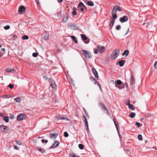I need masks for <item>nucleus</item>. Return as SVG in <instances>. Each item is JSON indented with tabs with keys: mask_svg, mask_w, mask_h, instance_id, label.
<instances>
[{
	"mask_svg": "<svg viewBox=\"0 0 157 157\" xmlns=\"http://www.w3.org/2000/svg\"><path fill=\"white\" fill-rule=\"evenodd\" d=\"M49 36V34L48 33H45L42 36V37L44 40H47L48 39V37Z\"/></svg>",
	"mask_w": 157,
	"mask_h": 157,
	"instance_id": "f3484780",
	"label": "nucleus"
},
{
	"mask_svg": "<svg viewBox=\"0 0 157 157\" xmlns=\"http://www.w3.org/2000/svg\"><path fill=\"white\" fill-rule=\"evenodd\" d=\"M130 84L132 85L135 83V80L134 78L132 75L131 76L130 79Z\"/></svg>",
	"mask_w": 157,
	"mask_h": 157,
	"instance_id": "a211bd4d",
	"label": "nucleus"
},
{
	"mask_svg": "<svg viewBox=\"0 0 157 157\" xmlns=\"http://www.w3.org/2000/svg\"><path fill=\"white\" fill-rule=\"evenodd\" d=\"M115 87H117L119 90H121L122 89V87L121 86L117 85L116 84H115Z\"/></svg>",
	"mask_w": 157,
	"mask_h": 157,
	"instance_id": "a19ab883",
	"label": "nucleus"
},
{
	"mask_svg": "<svg viewBox=\"0 0 157 157\" xmlns=\"http://www.w3.org/2000/svg\"><path fill=\"white\" fill-rule=\"evenodd\" d=\"M83 117V118H84V120H87L86 118V117H85V116L84 115Z\"/></svg>",
	"mask_w": 157,
	"mask_h": 157,
	"instance_id": "e2e57ef3",
	"label": "nucleus"
},
{
	"mask_svg": "<svg viewBox=\"0 0 157 157\" xmlns=\"http://www.w3.org/2000/svg\"><path fill=\"white\" fill-rule=\"evenodd\" d=\"M99 52L100 53L103 52L105 50V48L104 47L101 46L100 45H98L97 46Z\"/></svg>",
	"mask_w": 157,
	"mask_h": 157,
	"instance_id": "9d476101",
	"label": "nucleus"
},
{
	"mask_svg": "<svg viewBox=\"0 0 157 157\" xmlns=\"http://www.w3.org/2000/svg\"><path fill=\"white\" fill-rule=\"evenodd\" d=\"M8 86L9 87H10V89H12L13 88V85L12 84H10L9 86Z\"/></svg>",
	"mask_w": 157,
	"mask_h": 157,
	"instance_id": "864d4df0",
	"label": "nucleus"
},
{
	"mask_svg": "<svg viewBox=\"0 0 157 157\" xmlns=\"http://www.w3.org/2000/svg\"><path fill=\"white\" fill-rule=\"evenodd\" d=\"M25 10V6H20L18 10V13L20 14H23Z\"/></svg>",
	"mask_w": 157,
	"mask_h": 157,
	"instance_id": "1a4fd4ad",
	"label": "nucleus"
},
{
	"mask_svg": "<svg viewBox=\"0 0 157 157\" xmlns=\"http://www.w3.org/2000/svg\"><path fill=\"white\" fill-rule=\"evenodd\" d=\"M43 78H44L45 79H47V76H44Z\"/></svg>",
	"mask_w": 157,
	"mask_h": 157,
	"instance_id": "0e129e2a",
	"label": "nucleus"
},
{
	"mask_svg": "<svg viewBox=\"0 0 157 157\" xmlns=\"http://www.w3.org/2000/svg\"><path fill=\"white\" fill-rule=\"evenodd\" d=\"M81 36L82 38L84 40H86L87 39V38L86 37V36L84 34H81Z\"/></svg>",
	"mask_w": 157,
	"mask_h": 157,
	"instance_id": "393cba45",
	"label": "nucleus"
},
{
	"mask_svg": "<svg viewBox=\"0 0 157 157\" xmlns=\"http://www.w3.org/2000/svg\"><path fill=\"white\" fill-rule=\"evenodd\" d=\"M121 29V25H117V27H116V30H120Z\"/></svg>",
	"mask_w": 157,
	"mask_h": 157,
	"instance_id": "c03bdc74",
	"label": "nucleus"
},
{
	"mask_svg": "<svg viewBox=\"0 0 157 157\" xmlns=\"http://www.w3.org/2000/svg\"><path fill=\"white\" fill-rule=\"evenodd\" d=\"M64 136L65 137H67L68 136V133L67 132H65L64 133Z\"/></svg>",
	"mask_w": 157,
	"mask_h": 157,
	"instance_id": "09e8293b",
	"label": "nucleus"
},
{
	"mask_svg": "<svg viewBox=\"0 0 157 157\" xmlns=\"http://www.w3.org/2000/svg\"><path fill=\"white\" fill-rule=\"evenodd\" d=\"M58 135V134L57 133H50V137L51 139L54 140L57 137Z\"/></svg>",
	"mask_w": 157,
	"mask_h": 157,
	"instance_id": "0eeeda50",
	"label": "nucleus"
},
{
	"mask_svg": "<svg viewBox=\"0 0 157 157\" xmlns=\"http://www.w3.org/2000/svg\"><path fill=\"white\" fill-rule=\"evenodd\" d=\"M100 105L101 107H102V109H104V111L106 112V114L107 115H108L109 113V112L106 107L103 104L100 103Z\"/></svg>",
	"mask_w": 157,
	"mask_h": 157,
	"instance_id": "9b49d317",
	"label": "nucleus"
},
{
	"mask_svg": "<svg viewBox=\"0 0 157 157\" xmlns=\"http://www.w3.org/2000/svg\"><path fill=\"white\" fill-rule=\"evenodd\" d=\"M72 39L74 40L75 43H77L78 42L77 39L75 36H71Z\"/></svg>",
	"mask_w": 157,
	"mask_h": 157,
	"instance_id": "bb28decb",
	"label": "nucleus"
},
{
	"mask_svg": "<svg viewBox=\"0 0 157 157\" xmlns=\"http://www.w3.org/2000/svg\"><path fill=\"white\" fill-rule=\"evenodd\" d=\"M56 118L59 120H65L67 121H69V119H68L67 118H65L63 117H62L61 116H56Z\"/></svg>",
	"mask_w": 157,
	"mask_h": 157,
	"instance_id": "4be33fe9",
	"label": "nucleus"
},
{
	"mask_svg": "<svg viewBox=\"0 0 157 157\" xmlns=\"http://www.w3.org/2000/svg\"><path fill=\"white\" fill-rule=\"evenodd\" d=\"M73 157H79L78 156H77V155H74L73 156Z\"/></svg>",
	"mask_w": 157,
	"mask_h": 157,
	"instance_id": "774afa93",
	"label": "nucleus"
},
{
	"mask_svg": "<svg viewBox=\"0 0 157 157\" xmlns=\"http://www.w3.org/2000/svg\"><path fill=\"white\" fill-rule=\"evenodd\" d=\"M78 147L80 149L82 150L84 148V146L82 144H80L78 145Z\"/></svg>",
	"mask_w": 157,
	"mask_h": 157,
	"instance_id": "c9c22d12",
	"label": "nucleus"
},
{
	"mask_svg": "<svg viewBox=\"0 0 157 157\" xmlns=\"http://www.w3.org/2000/svg\"><path fill=\"white\" fill-rule=\"evenodd\" d=\"M129 53V51L128 50H125L124 52L123 53L122 55L123 56H127L128 55Z\"/></svg>",
	"mask_w": 157,
	"mask_h": 157,
	"instance_id": "b1692460",
	"label": "nucleus"
},
{
	"mask_svg": "<svg viewBox=\"0 0 157 157\" xmlns=\"http://www.w3.org/2000/svg\"><path fill=\"white\" fill-rule=\"evenodd\" d=\"M58 2L59 3H60V2H62L63 1V0H57Z\"/></svg>",
	"mask_w": 157,
	"mask_h": 157,
	"instance_id": "bf43d9fd",
	"label": "nucleus"
},
{
	"mask_svg": "<svg viewBox=\"0 0 157 157\" xmlns=\"http://www.w3.org/2000/svg\"><path fill=\"white\" fill-rule=\"evenodd\" d=\"M115 22V21L114 20H112L111 21L110 23L109 24V28L110 29L112 28L113 26L114 25Z\"/></svg>",
	"mask_w": 157,
	"mask_h": 157,
	"instance_id": "aec40b11",
	"label": "nucleus"
},
{
	"mask_svg": "<svg viewBox=\"0 0 157 157\" xmlns=\"http://www.w3.org/2000/svg\"><path fill=\"white\" fill-rule=\"evenodd\" d=\"M38 54L36 53H33V56L35 57H36L38 56Z\"/></svg>",
	"mask_w": 157,
	"mask_h": 157,
	"instance_id": "a18cd8bd",
	"label": "nucleus"
},
{
	"mask_svg": "<svg viewBox=\"0 0 157 157\" xmlns=\"http://www.w3.org/2000/svg\"><path fill=\"white\" fill-rule=\"evenodd\" d=\"M17 38V36H16V35H12V40H16V38Z\"/></svg>",
	"mask_w": 157,
	"mask_h": 157,
	"instance_id": "37998d69",
	"label": "nucleus"
},
{
	"mask_svg": "<svg viewBox=\"0 0 157 157\" xmlns=\"http://www.w3.org/2000/svg\"><path fill=\"white\" fill-rule=\"evenodd\" d=\"M29 38V36L27 35H25L22 37V39L23 40H28Z\"/></svg>",
	"mask_w": 157,
	"mask_h": 157,
	"instance_id": "72a5a7b5",
	"label": "nucleus"
},
{
	"mask_svg": "<svg viewBox=\"0 0 157 157\" xmlns=\"http://www.w3.org/2000/svg\"><path fill=\"white\" fill-rule=\"evenodd\" d=\"M14 100L17 102L20 103L21 102L20 99L18 97H17L15 98Z\"/></svg>",
	"mask_w": 157,
	"mask_h": 157,
	"instance_id": "7c9ffc66",
	"label": "nucleus"
},
{
	"mask_svg": "<svg viewBox=\"0 0 157 157\" xmlns=\"http://www.w3.org/2000/svg\"><path fill=\"white\" fill-rule=\"evenodd\" d=\"M4 28L6 30L10 28V26L9 25H6L4 27Z\"/></svg>",
	"mask_w": 157,
	"mask_h": 157,
	"instance_id": "49530a36",
	"label": "nucleus"
},
{
	"mask_svg": "<svg viewBox=\"0 0 157 157\" xmlns=\"http://www.w3.org/2000/svg\"><path fill=\"white\" fill-rule=\"evenodd\" d=\"M121 83H122L121 81L120 80H117V82L116 83H115V84H116L117 85H120L121 84Z\"/></svg>",
	"mask_w": 157,
	"mask_h": 157,
	"instance_id": "e433bc0d",
	"label": "nucleus"
},
{
	"mask_svg": "<svg viewBox=\"0 0 157 157\" xmlns=\"http://www.w3.org/2000/svg\"><path fill=\"white\" fill-rule=\"evenodd\" d=\"M110 82H112L113 84H115V82H114V81H113V80H111Z\"/></svg>",
	"mask_w": 157,
	"mask_h": 157,
	"instance_id": "338daca9",
	"label": "nucleus"
},
{
	"mask_svg": "<svg viewBox=\"0 0 157 157\" xmlns=\"http://www.w3.org/2000/svg\"><path fill=\"white\" fill-rule=\"evenodd\" d=\"M78 9L81 11H83L86 7L84 5L82 2H80L79 3L78 7Z\"/></svg>",
	"mask_w": 157,
	"mask_h": 157,
	"instance_id": "423d86ee",
	"label": "nucleus"
},
{
	"mask_svg": "<svg viewBox=\"0 0 157 157\" xmlns=\"http://www.w3.org/2000/svg\"><path fill=\"white\" fill-rule=\"evenodd\" d=\"M136 125L138 127H140L142 126V124H140L139 122H137L136 123Z\"/></svg>",
	"mask_w": 157,
	"mask_h": 157,
	"instance_id": "ea45409f",
	"label": "nucleus"
},
{
	"mask_svg": "<svg viewBox=\"0 0 157 157\" xmlns=\"http://www.w3.org/2000/svg\"><path fill=\"white\" fill-rule=\"evenodd\" d=\"M81 52L86 58H89L91 57V55L90 53L87 51L82 50L81 51Z\"/></svg>",
	"mask_w": 157,
	"mask_h": 157,
	"instance_id": "f03ea898",
	"label": "nucleus"
},
{
	"mask_svg": "<svg viewBox=\"0 0 157 157\" xmlns=\"http://www.w3.org/2000/svg\"><path fill=\"white\" fill-rule=\"evenodd\" d=\"M87 4L88 5L91 6H94V3L91 1L88 2H87Z\"/></svg>",
	"mask_w": 157,
	"mask_h": 157,
	"instance_id": "c85d7f7f",
	"label": "nucleus"
},
{
	"mask_svg": "<svg viewBox=\"0 0 157 157\" xmlns=\"http://www.w3.org/2000/svg\"><path fill=\"white\" fill-rule=\"evenodd\" d=\"M112 15L113 18L111 19V20H114L115 21V19L117 18V14L115 13H112Z\"/></svg>",
	"mask_w": 157,
	"mask_h": 157,
	"instance_id": "6ab92c4d",
	"label": "nucleus"
},
{
	"mask_svg": "<svg viewBox=\"0 0 157 157\" xmlns=\"http://www.w3.org/2000/svg\"><path fill=\"white\" fill-rule=\"evenodd\" d=\"M113 121L116 127L118 132L119 133V125L117 120L115 118L113 119Z\"/></svg>",
	"mask_w": 157,
	"mask_h": 157,
	"instance_id": "ddd939ff",
	"label": "nucleus"
},
{
	"mask_svg": "<svg viewBox=\"0 0 157 157\" xmlns=\"http://www.w3.org/2000/svg\"><path fill=\"white\" fill-rule=\"evenodd\" d=\"M37 150L41 152L42 153H44V150L41 148H37Z\"/></svg>",
	"mask_w": 157,
	"mask_h": 157,
	"instance_id": "79ce46f5",
	"label": "nucleus"
},
{
	"mask_svg": "<svg viewBox=\"0 0 157 157\" xmlns=\"http://www.w3.org/2000/svg\"><path fill=\"white\" fill-rule=\"evenodd\" d=\"M138 139L139 140H142V136L141 135L139 134L138 135Z\"/></svg>",
	"mask_w": 157,
	"mask_h": 157,
	"instance_id": "4c0bfd02",
	"label": "nucleus"
},
{
	"mask_svg": "<svg viewBox=\"0 0 157 157\" xmlns=\"http://www.w3.org/2000/svg\"><path fill=\"white\" fill-rule=\"evenodd\" d=\"M16 144L19 145H22V144L20 142V141H16Z\"/></svg>",
	"mask_w": 157,
	"mask_h": 157,
	"instance_id": "8fccbe9b",
	"label": "nucleus"
},
{
	"mask_svg": "<svg viewBox=\"0 0 157 157\" xmlns=\"http://www.w3.org/2000/svg\"><path fill=\"white\" fill-rule=\"evenodd\" d=\"M154 66L155 68L157 69V61L155 63Z\"/></svg>",
	"mask_w": 157,
	"mask_h": 157,
	"instance_id": "5fc2aeb1",
	"label": "nucleus"
},
{
	"mask_svg": "<svg viewBox=\"0 0 157 157\" xmlns=\"http://www.w3.org/2000/svg\"><path fill=\"white\" fill-rule=\"evenodd\" d=\"M116 7H117V6H114L113 10L112 12V13H116L117 12V9Z\"/></svg>",
	"mask_w": 157,
	"mask_h": 157,
	"instance_id": "a878e982",
	"label": "nucleus"
},
{
	"mask_svg": "<svg viewBox=\"0 0 157 157\" xmlns=\"http://www.w3.org/2000/svg\"><path fill=\"white\" fill-rule=\"evenodd\" d=\"M67 26L68 28L72 30H75L79 29L78 26L72 23L69 24Z\"/></svg>",
	"mask_w": 157,
	"mask_h": 157,
	"instance_id": "20e7f679",
	"label": "nucleus"
},
{
	"mask_svg": "<svg viewBox=\"0 0 157 157\" xmlns=\"http://www.w3.org/2000/svg\"><path fill=\"white\" fill-rule=\"evenodd\" d=\"M7 96V95H4L2 97V98H6Z\"/></svg>",
	"mask_w": 157,
	"mask_h": 157,
	"instance_id": "680f3d73",
	"label": "nucleus"
},
{
	"mask_svg": "<svg viewBox=\"0 0 157 157\" xmlns=\"http://www.w3.org/2000/svg\"><path fill=\"white\" fill-rule=\"evenodd\" d=\"M72 14L73 15H76L77 14L76 11H73L72 12Z\"/></svg>",
	"mask_w": 157,
	"mask_h": 157,
	"instance_id": "6e6d98bb",
	"label": "nucleus"
},
{
	"mask_svg": "<svg viewBox=\"0 0 157 157\" xmlns=\"http://www.w3.org/2000/svg\"><path fill=\"white\" fill-rule=\"evenodd\" d=\"M68 18L69 16L68 15H67L66 16H65L63 19L62 22L63 23L66 22L68 19Z\"/></svg>",
	"mask_w": 157,
	"mask_h": 157,
	"instance_id": "5701e85b",
	"label": "nucleus"
},
{
	"mask_svg": "<svg viewBox=\"0 0 157 157\" xmlns=\"http://www.w3.org/2000/svg\"><path fill=\"white\" fill-rule=\"evenodd\" d=\"M7 127L4 125H1L0 126V130L3 132H5V130L6 129Z\"/></svg>",
	"mask_w": 157,
	"mask_h": 157,
	"instance_id": "dca6fc26",
	"label": "nucleus"
},
{
	"mask_svg": "<svg viewBox=\"0 0 157 157\" xmlns=\"http://www.w3.org/2000/svg\"><path fill=\"white\" fill-rule=\"evenodd\" d=\"M92 71L93 73L95 75V78H96L98 79V75L97 71L94 68H92Z\"/></svg>",
	"mask_w": 157,
	"mask_h": 157,
	"instance_id": "4468645a",
	"label": "nucleus"
},
{
	"mask_svg": "<svg viewBox=\"0 0 157 157\" xmlns=\"http://www.w3.org/2000/svg\"><path fill=\"white\" fill-rule=\"evenodd\" d=\"M125 104L126 105H129L130 104V101L128 100H127L125 101Z\"/></svg>",
	"mask_w": 157,
	"mask_h": 157,
	"instance_id": "58836bf2",
	"label": "nucleus"
},
{
	"mask_svg": "<svg viewBox=\"0 0 157 157\" xmlns=\"http://www.w3.org/2000/svg\"><path fill=\"white\" fill-rule=\"evenodd\" d=\"M116 6H117V10L121 12L122 10V9L118 5H116Z\"/></svg>",
	"mask_w": 157,
	"mask_h": 157,
	"instance_id": "f704fd0d",
	"label": "nucleus"
},
{
	"mask_svg": "<svg viewBox=\"0 0 157 157\" xmlns=\"http://www.w3.org/2000/svg\"><path fill=\"white\" fill-rule=\"evenodd\" d=\"M39 0H36V3L38 4H40Z\"/></svg>",
	"mask_w": 157,
	"mask_h": 157,
	"instance_id": "052dcab7",
	"label": "nucleus"
},
{
	"mask_svg": "<svg viewBox=\"0 0 157 157\" xmlns=\"http://www.w3.org/2000/svg\"><path fill=\"white\" fill-rule=\"evenodd\" d=\"M3 119L6 122H8L9 120L8 117L6 116H5L3 118Z\"/></svg>",
	"mask_w": 157,
	"mask_h": 157,
	"instance_id": "c756f323",
	"label": "nucleus"
},
{
	"mask_svg": "<svg viewBox=\"0 0 157 157\" xmlns=\"http://www.w3.org/2000/svg\"><path fill=\"white\" fill-rule=\"evenodd\" d=\"M55 141L54 144L50 147V149L54 148L59 145V142L57 140H55Z\"/></svg>",
	"mask_w": 157,
	"mask_h": 157,
	"instance_id": "f8f14e48",
	"label": "nucleus"
},
{
	"mask_svg": "<svg viewBox=\"0 0 157 157\" xmlns=\"http://www.w3.org/2000/svg\"><path fill=\"white\" fill-rule=\"evenodd\" d=\"M128 20V17L126 16H124L120 18L119 21L122 23H124L127 21Z\"/></svg>",
	"mask_w": 157,
	"mask_h": 157,
	"instance_id": "6e6552de",
	"label": "nucleus"
},
{
	"mask_svg": "<svg viewBox=\"0 0 157 157\" xmlns=\"http://www.w3.org/2000/svg\"><path fill=\"white\" fill-rule=\"evenodd\" d=\"M14 149H16V150L18 149V147L17 146H15L14 147Z\"/></svg>",
	"mask_w": 157,
	"mask_h": 157,
	"instance_id": "13d9d810",
	"label": "nucleus"
},
{
	"mask_svg": "<svg viewBox=\"0 0 157 157\" xmlns=\"http://www.w3.org/2000/svg\"><path fill=\"white\" fill-rule=\"evenodd\" d=\"M84 121L85 123V126L86 127L87 130H88V125L87 120H84Z\"/></svg>",
	"mask_w": 157,
	"mask_h": 157,
	"instance_id": "cd10ccee",
	"label": "nucleus"
},
{
	"mask_svg": "<svg viewBox=\"0 0 157 157\" xmlns=\"http://www.w3.org/2000/svg\"><path fill=\"white\" fill-rule=\"evenodd\" d=\"M125 62V60H120L119 61L118 63H119V65L121 67H122L124 65Z\"/></svg>",
	"mask_w": 157,
	"mask_h": 157,
	"instance_id": "412c9836",
	"label": "nucleus"
},
{
	"mask_svg": "<svg viewBox=\"0 0 157 157\" xmlns=\"http://www.w3.org/2000/svg\"><path fill=\"white\" fill-rule=\"evenodd\" d=\"M130 31L129 28H128L127 29V30L125 34V36L127 35Z\"/></svg>",
	"mask_w": 157,
	"mask_h": 157,
	"instance_id": "3c124183",
	"label": "nucleus"
},
{
	"mask_svg": "<svg viewBox=\"0 0 157 157\" xmlns=\"http://www.w3.org/2000/svg\"><path fill=\"white\" fill-rule=\"evenodd\" d=\"M98 86L99 87L100 89L101 90V85L99 83H98Z\"/></svg>",
	"mask_w": 157,
	"mask_h": 157,
	"instance_id": "69168bd1",
	"label": "nucleus"
},
{
	"mask_svg": "<svg viewBox=\"0 0 157 157\" xmlns=\"http://www.w3.org/2000/svg\"><path fill=\"white\" fill-rule=\"evenodd\" d=\"M41 142L42 143L45 142L46 143H47L48 142V141L47 140H45L44 139H42L41 140Z\"/></svg>",
	"mask_w": 157,
	"mask_h": 157,
	"instance_id": "603ef678",
	"label": "nucleus"
},
{
	"mask_svg": "<svg viewBox=\"0 0 157 157\" xmlns=\"http://www.w3.org/2000/svg\"><path fill=\"white\" fill-rule=\"evenodd\" d=\"M26 117V116L24 114H19L17 117V120L18 121H22L25 120Z\"/></svg>",
	"mask_w": 157,
	"mask_h": 157,
	"instance_id": "39448f33",
	"label": "nucleus"
},
{
	"mask_svg": "<svg viewBox=\"0 0 157 157\" xmlns=\"http://www.w3.org/2000/svg\"><path fill=\"white\" fill-rule=\"evenodd\" d=\"M98 51L97 49H95L94 51V52L95 54H97L98 53Z\"/></svg>",
	"mask_w": 157,
	"mask_h": 157,
	"instance_id": "4d7b16f0",
	"label": "nucleus"
},
{
	"mask_svg": "<svg viewBox=\"0 0 157 157\" xmlns=\"http://www.w3.org/2000/svg\"><path fill=\"white\" fill-rule=\"evenodd\" d=\"M128 106V108L129 109H132V110H134L135 109V108L134 107V106L132 104H130Z\"/></svg>",
	"mask_w": 157,
	"mask_h": 157,
	"instance_id": "473e14b6",
	"label": "nucleus"
},
{
	"mask_svg": "<svg viewBox=\"0 0 157 157\" xmlns=\"http://www.w3.org/2000/svg\"><path fill=\"white\" fill-rule=\"evenodd\" d=\"M136 114L134 113H131L129 115V117L131 118H133L135 116Z\"/></svg>",
	"mask_w": 157,
	"mask_h": 157,
	"instance_id": "2f4dec72",
	"label": "nucleus"
},
{
	"mask_svg": "<svg viewBox=\"0 0 157 157\" xmlns=\"http://www.w3.org/2000/svg\"><path fill=\"white\" fill-rule=\"evenodd\" d=\"M120 52V50L118 49H115L112 53L111 58L113 59H115L118 56Z\"/></svg>",
	"mask_w": 157,
	"mask_h": 157,
	"instance_id": "f257e3e1",
	"label": "nucleus"
},
{
	"mask_svg": "<svg viewBox=\"0 0 157 157\" xmlns=\"http://www.w3.org/2000/svg\"><path fill=\"white\" fill-rule=\"evenodd\" d=\"M49 82L50 83V86L51 87L52 90H55L56 89L57 85L55 82L51 79H49Z\"/></svg>",
	"mask_w": 157,
	"mask_h": 157,
	"instance_id": "7ed1b4c3",
	"label": "nucleus"
},
{
	"mask_svg": "<svg viewBox=\"0 0 157 157\" xmlns=\"http://www.w3.org/2000/svg\"><path fill=\"white\" fill-rule=\"evenodd\" d=\"M150 24V23L149 22H147L146 23H144V24H143V25H145L146 26L149 25Z\"/></svg>",
	"mask_w": 157,
	"mask_h": 157,
	"instance_id": "de8ad7c7",
	"label": "nucleus"
},
{
	"mask_svg": "<svg viewBox=\"0 0 157 157\" xmlns=\"http://www.w3.org/2000/svg\"><path fill=\"white\" fill-rule=\"evenodd\" d=\"M5 71L9 73L11 72L13 73H14L16 72L15 70L13 68L11 69H10L9 68H7L5 69Z\"/></svg>",
	"mask_w": 157,
	"mask_h": 157,
	"instance_id": "2eb2a0df",
	"label": "nucleus"
}]
</instances>
